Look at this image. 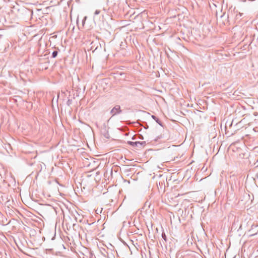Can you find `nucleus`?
Masks as SVG:
<instances>
[{"label": "nucleus", "instance_id": "nucleus-14", "mask_svg": "<svg viewBox=\"0 0 258 258\" xmlns=\"http://www.w3.org/2000/svg\"><path fill=\"white\" fill-rule=\"evenodd\" d=\"M132 139H133V140H134L135 139L134 137H133Z\"/></svg>", "mask_w": 258, "mask_h": 258}, {"label": "nucleus", "instance_id": "nucleus-1", "mask_svg": "<svg viewBox=\"0 0 258 258\" xmlns=\"http://www.w3.org/2000/svg\"><path fill=\"white\" fill-rule=\"evenodd\" d=\"M238 182V178L234 175L230 176V180L229 183L230 184L231 188L232 190H234L237 187V183Z\"/></svg>", "mask_w": 258, "mask_h": 258}, {"label": "nucleus", "instance_id": "nucleus-6", "mask_svg": "<svg viewBox=\"0 0 258 258\" xmlns=\"http://www.w3.org/2000/svg\"><path fill=\"white\" fill-rule=\"evenodd\" d=\"M57 54H58V51H56V50H54L52 52V58H55L57 56Z\"/></svg>", "mask_w": 258, "mask_h": 258}, {"label": "nucleus", "instance_id": "nucleus-8", "mask_svg": "<svg viewBox=\"0 0 258 258\" xmlns=\"http://www.w3.org/2000/svg\"><path fill=\"white\" fill-rule=\"evenodd\" d=\"M100 13V11L97 10L95 11L94 14H95V15H97L99 14Z\"/></svg>", "mask_w": 258, "mask_h": 258}, {"label": "nucleus", "instance_id": "nucleus-9", "mask_svg": "<svg viewBox=\"0 0 258 258\" xmlns=\"http://www.w3.org/2000/svg\"><path fill=\"white\" fill-rule=\"evenodd\" d=\"M72 103V100L69 99L67 101V104L69 106Z\"/></svg>", "mask_w": 258, "mask_h": 258}, {"label": "nucleus", "instance_id": "nucleus-3", "mask_svg": "<svg viewBox=\"0 0 258 258\" xmlns=\"http://www.w3.org/2000/svg\"><path fill=\"white\" fill-rule=\"evenodd\" d=\"M127 144L132 147H141L142 146L146 145V142H132L128 141Z\"/></svg>", "mask_w": 258, "mask_h": 258}, {"label": "nucleus", "instance_id": "nucleus-7", "mask_svg": "<svg viewBox=\"0 0 258 258\" xmlns=\"http://www.w3.org/2000/svg\"><path fill=\"white\" fill-rule=\"evenodd\" d=\"M162 238L165 240V241H167L166 236L164 232H163L162 233Z\"/></svg>", "mask_w": 258, "mask_h": 258}, {"label": "nucleus", "instance_id": "nucleus-13", "mask_svg": "<svg viewBox=\"0 0 258 258\" xmlns=\"http://www.w3.org/2000/svg\"><path fill=\"white\" fill-rule=\"evenodd\" d=\"M144 127H145V128L146 129V128H148V125L145 126Z\"/></svg>", "mask_w": 258, "mask_h": 258}, {"label": "nucleus", "instance_id": "nucleus-11", "mask_svg": "<svg viewBox=\"0 0 258 258\" xmlns=\"http://www.w3.org/2000/svg\"><path fill=\"white\" fill-rule=\"evenodd\" d=\"M140 137L139 138L140 139H143V137L142 135H140Z\"/></svg>", "mask_w": 258, "mask_h": 258}, {"label": "nucleus", "instance_id": "nucleus-15", "mask_svg": "<svg viewBox=\"0 0 258 258\" xmlns=\"http://www.w3.org/2000/svg\"><path fill=\"white\" fill-rule=\"evenodd\" d=\"M228 17L230 16V14L229 13H228Z\"/></svg>", "mask_w": 258, "mask_h": 258}, {"label": "nucleus", "instance_id": "nucleus-4", "mask_svg": "<svg viewBox=\"0 0 258 258\" xmlns=\"http://www.w3.org/2000/svg\"><path fill=\"white\" fill-rule=\"evenodd\" d=\"M152 117L154 119L156 122L158 123L160 126H163L162 122L160 120V119L157 117L156 116L152 115Z\"/></svg>", "mask_w": 258, "mask_h": 258}, {"label": "nucleus", "instance_id": "nucleus-10", "mask_svg": "<svg viewBox=\"0 0 258 258\" xmlns=\"http://www.w3.org/2000/svg\"><path fill=\"white\" fill-rule=\"evenodd\" d=\"M104 137H105V138H107V139H108V138H109V135H108V134H105V135H104Z\"/></svg>", "mask_w": 258, "mask_h": 258}, {"label": "nucleus", "instance_id": "nucleus-12", "mask_svg": "<svg viewBox=\"0 0 258 258\" xmlns=\"http://www.w3.org/2000/svg\"><path fill=\"white\" fill-rule=\"evenodd\" d=\"M144 127H145V128L146 129V128H148V125L145 126Z\"/></svg>", "mask_w": 258, "mask_h": 258}, {"label": "nucleus", "instance_id": "nucleus-5", "mask_svg": "<svg viewBox=\"0 0 258 258\" xmlns=\"http://www.w3.org/2000/svg\"><path fill=\"white\" fill-rule=\"evenodd\" d=\"M243 15V13L238 12L236 14L235 16V19L237 21H240L241 20V17Z\"/></svg>", "mask_w": 258, "mask_h": 258}, {"label": "nucleus", "instance_id": "nucleus-2", "mask_svg": "<svg viewBox=\"0 0 258 258\" xmlns=\"http://www.w3.org/2000/svg\"><path fill=\"white\" fill-rule=\"evenodd\" d=\"M121 112L122 110L120 109V106L116 105L111 110L110 113L112 114V116H114L121 113Z\"/></svg>", "mask_w": 258, "mask_h": 258}]
</instances>
